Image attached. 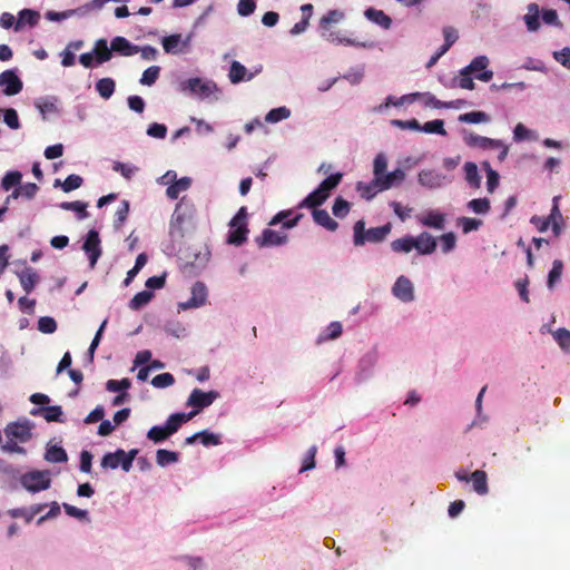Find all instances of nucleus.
<instances>
[{
  "mask_svg": "<svg viewBox=\"0 0 570 570\" xmlns=\"http://www.w3.org/2000/svg\"><path fill=\"white\" fill-rule=\"evenodd\" d=\"M386 168L387 157L384 153H379L373 160V176L376 177V183L380 184L381 189L389 190L405 180L404 169L399 167L386 173Z\"/></svg>",
  "mask_w": 570,
  "mask_h": 570,
  "instance_id": "1",
  "label": "nucleus"
},
{
  "mask_svg": "<svg viewBox=\"0 0 570 570\" xmlns=\"http://www.w3.org/2000/svg\"><path fill=\"white\" fill-rule=\"evenodd\" d=\"M196 414H198V411H191L189 413H174L169 415L164 425H155L150 428L147 432V439L154 443H161L176 433L181 424L191 420Z\"/></svg>",
  "mask_w": 570,
  "mask_h": 570,
  "instance_id": "2",
  "label": "nucleus"
},
{
  "mask_svg": "<svg viewBox=\"0 0 570 570\" xmlns=\"http://www.w3.org/2000/svg\"><path fill=\"white\" fill-rule=\"evenodd\" d=\"M462 138L464 144L471 148L499 150V161H503L508 156L509 147L500 139L480 136L465 129L462 130Z\"/></svg>",
  "mask_w": 570,
  "mask_h": 570,
  "instance_id": "3",
  "label": "nucleus"
},
{
  "mask_svg": "<svg viewBox=\"0 0 570 570\" xmlns=\"http://www.w3.org/2000/svg\"><path fill=\"white\" fill-rule=\"evenodd\" d=\"M391 229L392 226L387 223L383 226L365 230V223L363 220H357L353 227V243L355 246H363L366 242L375 244L381 243L389 236Z\"/></svg>",
  "mask_w": 570,
  "mask_h": 570,
  "instance_id": "4",
  "label": "nucleus"
},
{
  "mask_svg": "<svg viewBox=\"0 0 570 570\" xmlns=\"http://www.w3.org/2000/svg\"><path fill=\"white\" fill-rule=\"evenodd\" d=\"M181 92H188L199 99H207L218 91L217 85L213 80L198 77L189 78L179 83Z\"/></svg>",
  "mask_w": 570,
  "mask_h": 570,
  "instance_id": "5",
  "label": "nucleus"
},
{
  "mask_svg": "<svg viewBox=\"0 0 570 570\" xmlns=\"http://www.w3.org/2000/svg\"><path fill=\"white\" fill-rule=\"evenodd\" d=\"M193 216V206L181 199L171 215L169 235L173 239H180L184 236L183 226Z\"/></svg>",
  "mask_w": 570,
  "mask_h": 570,
  "instance_id": "6",
  "label": "nucleus"
},
{
  "mask_svg": "<svg viewBox=\"0 0 570 570\" xmlns=\"http://www.w3.org/2000/svg\"><path fill=\"white\" fill-rule=\"evenodd\" d=\"M20 484L31 493L45 491L51 485V473L48 470L26 472L20 476Z\"/></svg>",
  "mask_w": 570,
  "mask_h": 570,
  "instance_id": "7",
  "label": "nucleus"
},
{
  "mask_svg": "<svg viewBox=\"0 0 570 570\" xmlns=\"http://www.w3.org/2000/svg\"><path fill=\"white\" fill-rule=\"evenodd\" d=\"M246 208L242 207L229 223V232L227 243L235 246H240L247 239V224H246Z\"/></svg>",
  "mask_w": 570,
  "mask_h": 570,
  "instance_id": "8",
  "label": "nucleus"
},
{
  "mask_svg": "<svg viewBox=\"0 0 570 570\" xmlns=\"http://www.w3.org/2000/svg\"><path fill=\"white\" fill-rule=\"evenodd\" d=\"M417 183L430 190L441 189L451 183V178L436 169H422L417 174Z\"/></svg>",
  "mask_w": 570,
  "mask_h": 570,
  "instance_id": "9",
  "label": "nucleus"
},
{
  "mask_svg": "<svg viewBox=\"0 0 570 570\" xmlns=\"http://www.w3.org/2000/svg\"><path fill=\"white\" fill-rule=\"evenodd\" d=\"M191 39V33L187 35L186 37H183L180 33H174L163 37L161 46L166 53L177 56L189 50Z\"/></svg>",
  "mask_w": 570,
  "mask_h": 570,
  "instance_id": "10",
  "label": "nucleus"
},
{
  "mask_svg": "<svg viewBox=\"0 0 570 570\" xmlns=\"http://www.w3.org/2000/svg\"><path fill=\"white\" fill-rule=\"evenodd\" d=\"M392 295L402 303H412L415 299V287L413 282L401 275L396 278L391 288Z\"/></svg>",
  "mask_w": 570,
  "mask_h": 570,
  "instance_id": "11",
  "label": "nucleus"
},
{
  "mask_svg": "<svg viewBox=\"0 0 570 570\" xmlns=\"http://www.w3.org/2000/svg\"><path fill=\"white\" fill-rule=\"evenodd\" d=\"M32 428L33 424L29 420L11 422L4 428V434L9 440L26 443L32 436Z\"/></svg>",
  "mask_w": 570,
  "mask_h": 570,
  "instance_id": "12",
  "label": "nucleus"
},
{
  "mask_svg": "<svg viewBox=\"0 0 570 570\" xmlns=\"http://www.w3.org/2000/svg\"><path fill=\"white\" fill-rule=\"evenodd\" d=\"M490 60L487 56L481 55L475 57L468 66L465 71L474 75L475 79L488 82L493 77V71L488 69Z\"/></svg>",
  "mask_w": 570,
  "mask_h": 570,
  "instance_id": "13",
  "label": "nucleus"
},
{
  "mask_svg": "<svg viewBox=\"0 0 570 570\" xmlns=\"http://www.w3.org/2000/svg\"><path fill=\"white\" fill-rule=\"evenodd\" d=\"M190 298L186 302H180L178 307L183 311L190 308H198L205 305L208 296V291L203 282H196L190 289Z\"/></svg>",
  "mask_w": 570,
  "mask_h": 570,
  "instance_id": "14",
  "label": "nucleus"
},
{
  "mask_svg": "<svg viewBox=\"0 0 570 570\" xmlns=\"http://www.w3.org/2000/svg\"><path fill=\"white\" fill-rule=\"evenodd\" d=\"M82 249L87 254L90 267L94 268L101 255L99 234L95 229H90L86 236Z\"/></svg>",
  "mask_w": 570,
  "mask_h": 570,
  "instance_id": "15",
  "label": "nucleus"
},
{
  "mask_svg": "<svg viewBox=\"0 0 570 570\" xmlns=\"http://www.w3.org/2000/svg\"><path fill=\"white\" fill-rule=\"evenodd\" d=\"M0 87L7 96L18 95L23 87L21 79L14 70H6L0 73Z\"/></svg>",
  "mask_w": 570,
  "mask_h": 570,
  "instance_id": "16",
  "label": "nucleus"
},
{
  "mask_svg": "<svg viewBox=\"0 0 570 570\" xmlns=\"http://www.w3.org/2000/svg\"><path fill=\"white\" fill-rule=\"evenodd\" d=\"M218 396L219 394L216 391L204 392L199 389H194L186 404L196 407L195 411L199 412L202 409L212 405Z\"/></svg>",
  "mask_w": 570,
  "mask_h": 570,
  "instance_id": "17",
  "label": "nucleus"
},
{
  "mask_svg": "<svg viewBox=\"0 0 570 570\" xmlns=\"http://www.w3.org/2000/svg\"><path fill=\"white\" fill-rule=\"evenodd\" d=\"M256 243L259 247L281 246L287 243V235L283 232L266 228L256 238Z\"/></svg>",
  "mask_w": 570,
  "mask_h": 570,
  "instance_id": "18",
  "label": "nucleus"
},
{
  "mask_svg": "<svg viewBox=\"0 0 570 570\" xmlns=\"http://www.w3.org/2000/svg\"><path fill=\"white\" fill-rule=\"evenodd\" d=\"M414 249L420 255H430L434 253L436 248V239L426 232L421 233L417 237H414Z\"/></svg>",
  "mask_w": 570,
  "mask_h": 570,
  "instance_id": "19",
  "label": "nucleus"
},
{
  "mask_svg": "<svg viewBox=\"0 0 570 570\" xmlns=\"http://www.w3.org/2000/svg\"><path fill=\"white\" fill-rule=\"evenodd\" d=\"M110 47L112 52L125 57H130L138 53V46L132 45L128 39L121 36L115 37L110 42Z\"/></svg>",
  "mask_w": 570,
  "mask_h": 570,
  "instance_id": "20",
  "label": "nucleus"
},
{
  "mask_svg": "<svg viewBox=\"0 0 570 570\" xmlns=\"http://www.w3.org/2000/svg\"><path fill=\"white\" fill-rule=\"evenodd\" d=\"M255 73L248 72L245 66L238 61H233L229 68L228 78L232 83L242 81H249L254 78Z\"/></svg>",
  "mask_w": 570,
  "mask_h": 570,
  "instance_id": "21",
  "label": "nucleus"
},
{
  "mask_svg": "<svg viewBox=\"0 0 570 570\" xmlns=\"http://www.w3.org/2000/svg\"><path fill=\"white\" fill-rule=\"evenodd\" d=\"M417 219L423 226L435 229H443L445 224L444 215L436 210H428L423 215L419 216Z\"/></svg>",
  "mask_w": 570,
  "mask_h": 570,
  "instance_id": "22",
  "label": "nucleus"
},
{
  "mask_svg": "<svg viewBox=\"0 0 570 570\" xmlns=\"http://www.w3.org/2000/svg\"><path fill=\"white\" fill-rule=\"evenodd\" d=\"M321 36L325 40H327L332 43H336V45L357 46V47H363V48H373L374 47V45L372 42H368V43L367 42H357L353 39L341 36L340 32L322 31Z\"/></svg>",
  "mask_w": 570,
  "mask_h": 570,
  "instance_id": "23",
  "label": "nucleus"
},
{
  "mask_svg": "<svg viewBox=\"0 0 570 570\" xmlns=\"http://www.w3.org/2000/svg\"><path fill=\"white\" fill-rule=\"evenodd\" d=\"M528 12L523 16V21L529 32H537L540 28V8L537 3H530L527 7Z\"/></svg>",
  "mask_w": 570,
  "mask_h": 570,
  "instance_id": "24",
  "label": "nucleus"
},
{
  "mask_svg": "<svg viewBox=\"0 0 570 570\" xmlns=\"http://www.w3.org/2000/svg\"><path fill=\"white\" fill-rule=\"evenodd\" d=\"M92 52L95 53L97 65H101L109 61L112 56L111 47H108L106 39H98L95 42Z\"/></svg>",
  "mask_w": 570,
  "mask_h": 570,
  "instance_id": "25",
  "label": "nucleus"
},
{
  "mask_svg": "<svg viewBox=\"0 0 570 570\" xmlns=\"http://www.w3.org/2000/svg\"><path fill=\"white\" fill-rule=\"evenodd\" d=\"M124 450L118 449L115 452L106 453L101 459V466L104 469L115 470L120 466L124 470Z\"/></svg>",
  "mask_w": 570,
  "mask_h": 570,
  "instance_id": "26",
  "label": "nucleus"
},
{
  "mask_svg": "<svg viewBox=\"0 0 570 570\" xmlns=\"http://www.w3.org/2000/svg\"><path fill=\"white\" fill-rule=\"evenodd\" d=\"M18 276L21 286L27 294L32 292L37 282L39 281V275L35 269L30 267L24 268L21 273L18 274Z\"/></svg>",
  "mask_w": 570,
  "mask_h": 570,
  "instance_id": "27",
  "label": "nucleus"
},
{
  "mask_svg": "<svg viewBox=\"0 0 570 570\" xmlns=\"http://www.w3.org/2000/svg\"><path fill=\"white\" fill-rule=\"evenodd\" d=\"M39 18V12L31 9H23L18 14V20L14 24V30L19 31L26 24L33 27L38 23Z\"/></svg>",
  "mask_w": 570,
  "mask_h": 570,
  "instance_id": "28",
  "label": "nucleus"
},
{
  "mask_svg": "<svg viewBox=\"0 0 570 570\" xmlns=\"http://www.w3.org/2000/svg\"><path fill=\"white\" fill-rule=\"evenodd\" d=\"M364 16L373 23L379 24L384 29H390L392 26V19L385 14L382 10L368 8L365 10Z\"/></svg>",
  "mask_w": 570,
  "mask_h": 570,
  "instance_id": "29",
  "label": "nucleus"
},
{
  "mask_svg": "<svg viewBox=\"0 0 570 570\" xmlns=\"http://www.w3.org/2000/svg\"><path fill=\"white\" fill-rule=\"evenodd\" d=\"M417 96H420V92L404 95V96H402L400 98H395L394 96H387L385 102L380 105L379 107H376L375 110L377 112H383L390 106L399 107V106H402L403 104H406V102L411 104V102H413L416 99Z\"/></svg>",
  "mask_w": 570,
  "mask_h": 570,
  "instance_id": "30",
  "label": "nucleus"
},
{
  "mask_svg": "<svg viewBox=\"0 0 570 570\" xmlns=\"http://www.w3.org/2000/svg\"><path fill=\"white\" fill-rule=\"evenodd\" d=\"M292 214L291 210H282L279 213H277L269 222V225L273 226V225H277L279 223H282V227L284 229H289V228H293L295 227L299 219L302 218V214H298L296 215L294 218L292 219H287V217Z\"/></svg>",
  "mask_w": 570,
  "mask_h": 570,
  "instance_id": "31",
  "label": "nucleus"
},
{
  "mask_svg": "<svg viewBox=\"0 0 570 570\" xmlns=\"http://www.w3.org/2000/svg\"><path fill=\"white\" fill-rule=\"evenodd\" d=\"M465 180L468 185L472 188H480L481 186V176L479 175V169L475 163L466 161L463 166Z\"/></svg>",
  "mask_w": 570,
  "mask_h": 570,
  "instance_id": "32",
  "label": "nucleus"
},
{
  "mask_svg": "<svg viewBox=\"0 0 570 570\" xmlns=\"http://www.w3.org/2000/svg\"><path fill=\"white\" fill-rule=\"evenodd\" d=\"M313 218L316 224L331 232H334L338 226V224L330 216V214L325 209L314 208Z\"/></svg>",
  "mask_w": 570,
  "mask_h": 570,
  "instance_id": "33",
  "label": "nucleus"
},
{
  "mask_svg": "<svg viewBox=\"0 0 570 570\" xmlns=\"http://www.w3.org/2000/svg\"><path fill=\"white\" fill-rule=\"evenodd\" d=\"M191 185V179L189 177H183L180 179H176L173 184L167 187L166 195L170 199H177L181 191L187 190Z\"/></svg>",
  "mask_w": 570,
  "mask_h": 570,
  "instance_id": "34",
  "label": "nucleus"
},
{
  "mask_svg": "<svg viewBox=\"0 0 570 570\" xmlns=\"http://www.w3.org/2000/svg\"><path fill=\"white\" fill-rule=\"evenodd\" d=\"M356 190L366 199H372L379 191H384V189H381L380 184L376 183V177L374 176L371 183L358 181Z\"/></svg>",
  "mask_w": 570,
  "mask_h": 570,
  "instance_id": "35",
  "label": "nucleus"
},
{
  "mask_svg": "<svg viewBox=\"0 0 570 570\" xmlns=\"http://www.w3.org/2000/svg\"><path fill=\"white\" fill-rule=\"evenodd\" d=\"M470 481H472L473 483V490L480 494V495H484L488 493L489 491V488H488V480H487V474L484 471H481V470H476L474 471L471 475H470Z\"/></svg>",
  "mask_w": 570,
  "mask_h": 570,
  "instance_id": "36",
  "label": "nucleus"
},
{
  "mask_svg": "<svg viewBox=\"0 0 570 570\" xmlns=\"http://www.w3.org/2000/svg\"><path fill=\"white\" fill-rule=\"evenodd\" d=\"M45 460L51 463H63L67 462L68 455L63 448L58 445H47Z\"/></svg>",
  "mask_w": 570,
  "mask_h": 570,
  "instance_id": "37",
  "label": "nucleus"
},
{
  "mask_svg": "<svg viewBox=\"0 0 570 570\" xmlns=\"http://www.w3.org/2000/svg\"><path fill=\"white\" fill-rule=\"evenodd\" d=\"M95 87H96V90L99 94V96L102 99L107 100L114 95L115 89H116V82L114 79H111L109 77L101 78L96 82Z\"/></svg>",
  "mask_w": 570,
  "mask_h": 570,
  "instance_id": "38",
  "label": "nucleus"
},
{
  "mask_svg": "<svg viewBox=\"0 0 570 570\" xmlns=\"http://www.w3.org/2000/svg\"><path fill=\"white\" fill-rule=\"evenodd\" d=\"M345 18V14L341 10H330L325 16H323L320 20V29L322 31H328L330 26L332 23H340Z\"/></svg>",
  "mask_w": 570,
  "mask_h": 570,
  "instance_id": "39",
  "label": "nucleus"
},
{
  "mask_svg": "<svg viewBox=\"0 0 570 570\" xmlns=\"http://www.w3.org/2000/svg\"><path fill=\"white\" fill-rule=\"evenodd\" d=\"M327 198V195H324L316 188L299 203L298 207L315 208L316 206L322 205Z\"/></svg>",
  "mask_w": 570,
  "mask_h": 570,
  "instance_id": "40",
  "label": "nucleus"
},
{
  "mask_svg": "<svg viewBox=\"0 0 570 570\" xmlns=\"http://www.w3.org/2000/svg\"><path fill=\"white\" fill-rule=\"evenodd\" d=\"M414 237L413 236H404L402 238H397L391 243V249L395 253L407 254L412 249H414Z\"/></svg>",
  "mask_w": 570,
  "mask_h": 570,
  "instance_id": "41",
  "label": "nucleus"
},
{
  "mask_svg": "<svg viewBox=\"0 0 570 570\" xmlns=\"http://www.w3.org/2000/svg\"><path fill=\"white\" fill-rule=\"evenodd\" d=\"M458 120L464 124L489 122L490 116L484 111H470L459 116Z\"/></svg>",
  "mask_w": 570,
  "mask_h": 570,
  "instance_id": "42",
  "label": "nucleus"
},
{
  "mask_svg": "<svg viewBox=\"0 0 570 570\" xmlns=\"http://www.w3.org/2000/svg\"><path fill=\"white\" fill-rule=\"evenodd\" d=\"M112 169L127 180H130L139 171L137 166L121 161H114Z\"/></svg>",
  "mask_w": 570,
  "mask_h": 570,
  "instance_id": "43",
  "label": "nucleus"
},
{
  "mask_svg": "<svg viewBox=\"0 0 570 570\" xmlns=\"http://www.w3.org/2000/svg\"><path fill=\"white\" fill-rule=\"evenodd\" d=\"M342 177L343 175L341 173L330 175L320 184L317 189L321 190V193H323L324 195H327L328 197L331 191L338 186V184L342 180Z\"/></svg>",
  "mask_w": 570,
  "mask_h": 570,
  "instance_id": "44",
  "label": "nucleus"
},
{
  "mask_svg": "<svg viewBox=\"0 0 570 570\" xmlns=\"http://www.w3.org/2000/svg\"><path fill=\"white\" fill-rule=\"evenodd\" d=\"M466 207L474 214L487 215L490 212V200L488 198H474L468 202Z\"/></svg>",
  "mask_w": 570,
  "mask_h": 570,
  "instance_id": "45",
  "label": "nucleus"
},
{
  "mask_svg": "<svg viewBox=\"0 0 570 570\" xmlns=\"http://www.w3.org/2000/svg\"><path fill=\"white\" fill-rule=\"evenodd\" d=\"M289 116L291 110L287 107L283 106L269 110L265 116V121L269 124H276L281 120L289 118Z\"/></svg>",
  "mask_w": 570,
  "mask_h": 570,
  "instance_id": "46",
  "label": "nucleus"
},
{
  "mask_svg": "<svg viewBox=\"0 0 570 570\" xmlns=\"http://www.w3.org/2000/svg\"><path fill=\"white\" fill-rule=\"evenodd\" d=\"M179 459L177 452L159 449L156 452V461L159 466H166L171 463H176Z\"/></svg>",
  "mask_w": 570,
  "mask_h": 570,
  "instance_id": "47",
  "label": "nucleus"
},
{
  "mask_svg": "<svg viewBox=\"0 0 570 570\" xmlns=\"http://www.w3.org/2000/svg\"><path fill=\"white\" fill-rule=\"evenodd\" d=\"M563 271V263L560 259H554L552 268L548 274V288L552 289L554 285L560 281Z\"/></svg>",
  "mask_w": 570,
  "mask_h": 570,
  "instance_id": "48",
  "label": "nucleus"
},
{
  "mask_svg": "<svg viewBox=\"0 0 570 570\" xmlns=\"http://www.w3.org/2000/svg\"><path fill=\"white\" fill-rule=\"evenodd\" d=\"M552 336L563 352H570V331L561 327L552 332Z\"/></svg>",
  "mask_w": 570,
  "mask_h": 570,
  "instance_id": "49",
  "label": "nucleus"
},
{
  "mask_svg": "<svg viewBox=\"0 0 570 570\" xmlns=\"http://www.w3.org/2000/svg\"><path fill=\"white\" fill-rule=\"evenodd\" d=\"M153 297L154 294L149 291L139 292L130 299L129 307L134 311H138L142 306L147 305Z\"/></svg>",
  "mask_w": 570,
  "mask_h": 570,
  "instance_id": "50",
  "label": "nucleus"
},
{
  "mask_svg": "<svg viewBox=\"0 0 570 570\" xmlns=\"http://www.w3.org/2000/svg\"><path fill=\"white\" fill-rule=\"evenodd\" d=\"M82 181L83 180L80 176L72 174L69 175L63 183L57 179L55 181V186L57 187L60 185L65 193H69L71 190L79 188L82 185Z\"/></svg>",
  "mask_w": 570,
  "mask_h": 570,
  "instance_id": "51",
  "label": "nucleus"
},
{
  "mask_svg": "<svg viewBox=\"0 0 570 570\" xmlns=\"http://www.w3.org/2000/svg\"><path fill=\"white\" fill-rule=\"evenodd\" d=\"M38 186L33 183H27L24 185H21L19 186L18 188H16L12 193V197L13 198H18V197H24L27 199H31L35 197V195L37 194L38 191Z\"/></svg>",
  "mask_w": 570,
  "mask_h": 570,
  "instance_id": "52",
  "label": "nucleus"
},
{
  "mask_svg": "<svg viewBox=\"0 0 570 570\" xmlns=\"http://www.w3.org/2000/svg\"><path fill=\"white\" fill-rule=\"evenodd\" d=\"M36 107L38 108V110L41 112V115L45 118L46 114H52V112L58 111L57 98L51 97V98L39 99L36 101Z\"/></svg>",
  "mask_w": 570,
  "mask_h": 570,
  "instance_id": "53",
  "label": "nucleus"
},
{
  "mask_svg": "<svg viewBox=\"0 0 570 570\" xmlns=\"http://www.w3.org/2000/svg\"><path fill=\"white\" fill-rule=\"evenodd\" d=\"M482 220L472 217H460L458 218V226L461 227L464 234L478 230L482 226Z\"/></svg>",
  "mask_w": 570,
  "mask_h": 570,
  "instance_id": "54",
  "label": "nucleus"
},
{
  "mask_svg": "<svg viewBox=\"0 0 570 570\" xmlns=\"http://www.w3.org/2000/svg\"><path fill=\"white\" fill-rule=\"evenodd\" d=\"M342 334V325L340 322H332L326 330L318 336V343L335 340Z\"/></svg>",
  "mask_w": 570,
  "mask_h": 570,
  "instance_id": "55",
  "label": "nucleus"
},
{
  "mask_svg": "<svg viewBox=\"0 0 570 570\" xmlns=\"http://www.w3.org/2000/svg\"><path fill=\"white\" fill-rule=\"evenodd\" d=\"M62 209L72 210L78 215L79 219H83L88 216L87 204L82 202H66L60 205Z\"/></svg>",
  "mask_w": 570,
  "mask_h": 570,
  "instance_id": "56",
  "label": "nucleus"
},
{
  "mask_svg": "<svg viewBox=\"0 0 570 570\" xmlns=\"http://www.w3.org/2000/svg\"><path fill=\"white\" fill-rule=\"evenodd\" d=\"M426 134H438L441 136L446 135V130L444 129V122L441 119H435L432 121L425 122L423 126H421V130Z\"/></svg>",
  "mask_w": 570,
  "mask_h": 570,
  "instance_id": "57",
  "label": "nucleus"
},
{
  "mask_svg": "<svg viewBox=\"0 0 570 570\" xmlns=\"http://www.w3.org/2000/svg\"><path fill=\"white\" fill-rule=\"evenodd\" d=\"M160 67L151 66L147 68L140 78V83L144 86H153L159 78Z\"/></svg>",
  "mask_w": 570,
  "mask_h": 570,
  "instance_id": "58",
  "label": "nucleus"
},
{
  "mask_svg": "<svg viewBox=\"0 0 570 570\" xmlns=\"http://www.w3.org/2000/svg\"><path fill=\"white\" fill-rule=\"evenodd\" d=\"M22 175L20 171H9L1 180V186L4 190H10L12 187L20 185Z\"/></svg>",
  "mask_w": 570,
  "mask_h": 570,
  "instance_id": "59",
  "label": "nucleus"
},
{
  "mask_svg": "<svg viewBox=\"0 0 570 570\" xmlns=\"http://www.w3.org/2000/svg\"><path fill=\"white\" fill-rule=\"evenodd\" d=\"M0 111L3 112V121L9 128H11V129L20 128V121H19L18 112L16 111V109L8 108V109H1Z\"/></svg>",
  "mask_w": 570,
  "mask_h": 570,
  "instance_id": "60",
  "label": "nucleus"
},
{
  "mask_svg": "<svg viewBox=\"0 0 570 570\" xmlns=\"http://www.w3.org/2000/svg\"><path fill=\"white\" fill-rule=\"evenodd\" d=\"M38 330L45 334H52L57 330V322L50 316H42L38 321Z\"/></svg>",
  "mask_w": 570,
  "mask_h": 570,
  "instance_id": "61",
  "label": "nucleus"
},
{
  "mask_svg": "<svg viewBox=\"0 0 570 570\" xmlns=\"http://www.w3.org/2000/svg\"><path fill=\"white\" fill-rule=\"evenodd\" d=\"M128 214H129V203H128V200H122L115 214V227L116 228L121 227V225L126 222Z\"/></svg>",
  "mask_w": 570,
  "mask_h": 570,
  "instance_id": "62",
  "label": "nucleus"
},
{
  "mask_svg": "<svg viewBox=\"0 0 570 570\" xmlns=\"http://www.w3.org/2000/svg\"><path fill=\"white\" fill-rule=\"evenodd\" d=\"M174 382L175 379L170 373L158 374L151 380V384L157 389H165L171 386Z\"/></svg>",
  "mask_w": 570,
  "mask_h": 570,
  "instance_id": "63",
  "label": "nucleus"
},
{
  "mask_svg": "<svg viewBox=\"0 0 570 570\" xmlns=\"http://www.w3.org/2000/svg\"><path fill=\"white\" fill-rule=\"evenodd\" d=\"M553 58L561 66H563L567 69H570V47H564L563 49H561L559 51H554Z\"/></svg>",
  "mask_w": 570,
  "mask_h": 570,
  "instance_id": "64",
  "label": "nucleus"
}]
</instances>
